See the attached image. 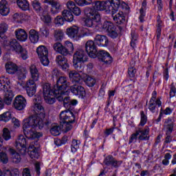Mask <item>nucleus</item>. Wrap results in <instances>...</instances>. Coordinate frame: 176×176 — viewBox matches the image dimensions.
<instances>
[{
  "label": "nucleus",
  "mask_w": 176,
  "mask_h": 176,
  "mask_svg": "<svg viewBox=\"0 0 176 176\" xmlns=\"http://www.w3.org/2000/svg\"><path fill=\"white\" fill-rule=\"evenodd\" d=\"M10 47L11 50L16 52L17 54H20V56L23 60H27L28 58V52L26 49L23 48L19 41L16 39H12L10 41Z\"/></svg>",
  "instance_id": "obj_8"
},
{
  "label": "nucleus",
  "mask_w": 176,
  "mask_h": 176,
  "mask_svg": "<svg viewBox=\"0 0 176 176\" xmlns=\"http://www.w3.org/2000/svg\"><path fill=\"white\" fill-rule=\"evenodd\" d=\"M12 17L14 21H16V22L21 21V20H23V14L16 12L13 14Z\"/></svg>",
  "instance_id": "obj_60"
},
{
  "label": "nucleus",
  "mask_w": 176,
  "mask_h": 176,
  "mask_svg": "<svg viewBox=\"0 0 176 176\" xmlns=\"http://www.w3.org/2000/svg\"><path fill=\"white\" fill-rule=\"evenodd\" d=\"M28 153L30 155L31 159H38L39 153H38V149L35 148L34 144H30L28 148Z\"/></svg>",
  "instance_id": "obj_33"
},
{
  "label": "nucleus",
  "mask_w": 176,
  "mask_h": 176,
  "mask_svg": "<svg viewBox=\"0 0 176 176\" xmlns=\"http://www.w3.org/2000/svg\"><path fill=\"white\" fill-rule=\"evenodd\" d=\"M6 72L8 74H10V75H13L17 72V70L19 69V67H17V65L15 63H13L12 62H8L6 64Z\"/></svg>",
  "instance_id": "obj_32"
},
{
  "label": "nucleus",
  "mask_w": 176,
  "mask_h": 176,
  "mask_svg": "<svg viewBox=\"0 0 176 176\" xmlns=\"http://www.w3.org/2000/svg\"><path fill=\"white\" fill-rule=\"evenodd\" d=\"M22 176H31V170L29 168H24L22 170Z\"/></svg>",
  "instance_id": "obj_64"
},
{
  "label": "nucleus",
  "mask_w": 176,
  "mask_h": 176,
  "mask_svg": "<svg viewBox=\"0 0 176 176\" xmlns=\"http://www.w3.org/2000/svg\"><path fill=\"white\" fill-rule=\"evenodd\" d=\"M9 152L10 155H12V159L14 163H20V162H21V157L20 156V154L16 153L14 149L10 148Z\"/></svg>",
  "instance_id": "obj_38"
},
{
  "label": "nucleus",
  "mask_w": 176,
  "mask_h": 176,
  "mask_svg": "<svg viewBox=\"0 0 176 176\" xmlns=\"http://www.w3.org/2000/svg\"><path fill=\"white\" fill-rule=\"evenodd\" d=\"M74 2L78 5V6H88L90 5L93 0H74Z\"/></svg>",
  "instance_id": "obj_47"
},
{
  "label": "nucleus",
  "mask_w": 176,
  "mask_h": 176,
  "mask_svg": "<svg viewBox=\"0 0 176 176\" xmlns=\"http://www.w3.org/2000/svg\"><path fill=\"white\" fill-rule=\"evenodd\" d=\"M12 122L14 124V129H19V127H20V121L17 118H12Z\"/></svg>",
  "instance_id": "obj_63"
},
{
  "label": "nucleus",
  "mask_w": 176,
  "mask_h": 176,
  "mask_svg": "<svg viewBox=\"0 0 176 176\" xmlns=\"http://www.w3.org/2000/svg\"><path fill=\"white\" fill-rule=\"evenodd\" d=\"M69 140V136L68 135H64L61 140H58L55 142L56 145L58 146H60V145H65L67 142H68V140Z\"/></svg>",
  "instance_id": "obj_49"
},
{
  "label": "nucleus",
  "mask_w": 176,
  "mask_h": 176,
  "mask_svg": "<svg viewBox=\"0 0 176 176\" xmlns=\"http://www.w3.org/2000/svg\"><path fill=\"white\" fill-rule=\"evenodd\" d=\"M32 5L36 12H41L42 7H41V3H39V1L34 0L32 1Z\"/></svg>",
  "instance_id": "obj_55"
},
{
  "label": "nucleus",
  "mask_w": 176,
  "mask_h": 176,
  "mask_svg": "<svg viewBox=\"0 0 176 176\" xmlns=\"http://www.w3.org/2000/svg\"><path fill=\"white\" fill-rule=\"evenodd\" d=\"M28 74V71H27V69H25V67L18 69V70L16 71V76L18 80H21V82H18V85L19 86H23V80H24V79L27 78Z\"/></svg>",
  "instance_id": "obj_25"
},
{
  "label": "nucleus",
  "mask_w": 176,
  "mask_h": 176,
  "mask_svg": "<svg viewBox=\"0 0 176 176\" xmlns=\"http://www.w3.org/2000/svg\"><path fill=\"white\" fill-rule=\"evenodd\" d=\"M138 140V133L137 131L135 133H133L129 138V144H133V142H136Z\"/></svg>",
  "instance_id": "obj_58"
},
{
  "label": "nucleus",
  "mask_w": 176,
  "mask_h": 176,
  "mask_svg": "<svg viewBox=\"0 0 176 176\" xmlns=\"http://www.w3.org/2000/svg\"><path fill=\"white\" fill-rule=\"evenodd\" d=\"M13 107L17 111H23L27 107V99L21 95L16 96L13 102Z\"/></svg>",
  "instance_id": "obj_16"
},
{
  "label": "nucleus",
  "mask_w": 176,
  "mask_h": 176,
  "mask_svg": "<svg viewBox=\"0 0 176 176\" xmlns=\"http://www.w3.org/2000/svg\"><path fill=\"white\" fill-rule=\"evenodd\" d=\"M15 36L20 42H25L28 38V34L25 30L18 29L15 30Z\"/></svg>",
  "instance_id": "obj_30"
},
{
  "label": "nucleus",
  "mask_w": 176,
  "mask_h": 176,
  "mask_svg": "<svg viewBox=\"0 0 176 176\" xmlns=\"http://www.w3.org/2000/svg\"><path fill=\"white\" fill-rule=\"evenodd\" d=\"M8 24L3 23L0 25V43L3 42V34L8 31Z\"/></svg>",
  "instance_id": "obj_43"
},
{
  "label": "nucleus",
  "mask_w": 176,
  "mask_h": 176,
  "mask_svg": "<svg viewBox=\"0 0 176 176\" xmlns=\"http://www.w3.org/2000/svg\"><path fill=\"white\" fill-rule=\"evenodd\" d=\"M29 39L32 43H38L39 33L34 29L30 30L29 32Z\"/></svg>",
  "instance_id": "obj_34"
},
{
  "label": "nucleus",
  "mask_w": 176,
  "mask_h": 176,
  "mask_svg": "<svg viewBox=\"0 0 176 176\" xmlns=\"http://www.w3.org/2000/svg\"><path fill=\"white\" fill-rule=\"evenodd\" d=\"M89 60V56L83 50H78L73 55V67L78 71L82 72L85 69L84 63H87Z\"/></svg>",
  "instance_id": "obj_5"
},
{
  "label": "nucleus",
  "mask_w": 176,
  "mask_h": 176,
  "mask_svg": "<svg viewBox=\"0 0 176 176\" xmlns=\"http://www.w3.org/2000/svg\"><path fill=\"white\" fill-rule=\"evenodd\" d=\"M87 18L84 21V25L85 27L89 28L94 27H99L101 28V14L97 10L91 8H88L85 11Z\"/></svg>",
  "instance_id": "obj_4"
},
{
  "label": "nucleus",
  "mask_w": 176,
  "mask_h": 176,
  "mask_svg": "<svg viewBox=\"0 0 176 176\" xmlns=\"http://www.w3.org/2000/svg\"><path fill=\"white\" fill-rule=\"evenodd\" d=\"M120 5L124 6L125 9H129V6L120 0H109L107 1V12L109 13H116L119 10Z\"/></svg>",
  "instance_id": "obj_10"
},
{
  "label": "nucleus",
  "mask_w": 176,
  "mask_h": 176,
  "mask_svg": "<svg viewBox=\"0 0 176 176\" xmlns=\"http://www.w3.org/2000/svg\"><path fill=\"white\" fill-rule=\"evenodd\" d=\"M112 15L113 20L117 23V24H123L124 21H126V18L124 17V14L123 12H119L118 13L116 12H110Z\"/></svg>",
  "instance_id": "obj_29"
},
{
  "label": "nucleus",
  "mask_w": 176,
  "mask_h": 176,
  "mask_svg": "<svg viewBox=\"0 0 176 176\" xmlns=\"http://www.w3.org/2000/svg\"><path fill=\"white\" fill-rule=\"evenodd\" d=\"M36 52L41 60V64H43L44 67H47V65H49V63H50V61L49 60V58H47V56L49 54V51L47 50V48H46V47L43 45H40L38 47H37Z\"/></svg>",
  "instance_id": "obj_12"
},
{
  "label": "nucleus",
  "mask_w": 176,
  "mask_h": 176,
  "mask_svg": "<svg viewBox=\"0 0 176 176\" xmlns=\"http://www.w3.org/2000/svg\"><path fill=\"white\" fill-rule=\"evenodd\" d=\"M53 49L56 53H59V54H62V56H68V54H69L68 49L63 45L61 43H55L53 45Z\"/></svg>",
  "instance_id": "obj_26"
},
{
  "label": "nucleus",
  "mask_w": 176,
  "mask_h": 176,
  "mask_svg": "<svg viewBox=\"0 0 176 176\" xmlns=\"http://www.w3.org/2000/svg\"><path fill=\"white\" fill-rule=\"evenodd\" d=\"M12 119V113L7 111L0 115V121L1 122H9Z\"/></svg>",
  "instance_id": "obj_44"
},
{
  "label": "nucleus",
  "mask_w": 176,
  "mask_h": 176,
  "mask_svg": "<svg viewBox=\"0 0 176 176\" xmlns=\"http://www.w3.org/2000/svg\"><path fill=\"white\" fill-rule=\"evenodd\" d=\"M52 135L57 136L60 135L61 133V126L58 124H53L50 130Z\"/></svg>",
  "instance_id": "obj_41"
},
{
  "label": "nucleus",
  "mask_w": 176,
  "mask_h": 176,
  "mask_svg": "<svg viewBox=\"0 0 176 176\" xmlns=\"http://www.w3.org/2000/svg\"><path fill=\"white\" fill-rule=\"evenodd\" d=\"M70 90L74 96H78V98H81V100H85L86 97V90L82 85L74 84L73 86L70 87Z\"/></svg>",
  "instance_id": "obj_15"
},
{
  "label": "nucleus",
  "mask_w": 176,
  "mask_h": 176,
  "mask_svg": "<svg viewBox=\"0 0 176 176\" xmlns=\"http://www.w3.org/2000/svg\"><path fill=\"white\" fill-rule=\"evenodd\" d=\"M65 47L67 49L68 52H72L74 50V44L71 41H66L65 42Z\"/></svg>",
  "instance_id": "obj_59"
},
{
  "label": "nucleus",
  "mask_w": 176,
  "mask_h": 176,
  "mask_svg": "<svg viewBox=\"0 0 176 176\" xmlns=\"http://www.w3.org/2000/svg\"><path fill=\"white\" fill-rule=\"evenodd\" d=\"M136 72H137V69H135L134 67H131L128 69V74L130 78H134L135 76Z\"/></svg>",
  "instance_id": "obj_61"
},
{
  "label": "nucleus",
  "mask_w": 176,
  "mask_h": 176,
  "mask_svg": "<svg viewBox=\"0 0 176 176\" xmlns=\"http://www.w3.org/2000/svg\"><path fill=\"white\" fill-rule=\"evenodd\" d=\"M85 50L89 57L95 58L97 57V47H96V42L89 40L85 44Z\"/></svg>",
  "instance_id": "obj_17"
},
{
  "label": "nucleus",
  "mask_w": 176,
  "mask_h": 176,
  "mask_svg": "<svg viewBox=\"0 0 176 176\" xmlns=\"http://www.w3.org/2000/svg\"><path fill=\"white\" fill-rule=\"evenodd\" d=\"M72 152L75 153L78 149H79V144H78V141L76 140H74L72 142Z\"/></svg>",
  "instance_id": "obj_53"
},
{
  "label": "nucleus",
  "mask_w": 176,
  "mask_h": 176,
  "mask_svg": "<svg viewBox=\"0 0 176 176\" xmlns=\"http://www.w3.org/2000/svg\"><path fill=\"white\" fill-rule=\"evenodd\" d=\"M173 156L170 153H166L164 155V159L162 160V164L164 166H168L170 164V160H171Z\"/></svg>",
  "instance_id": "obj_51"
},
{
  "label": "nucleus",
  "mask_w": 176,
  "mask_h": 176,
  "mask_svg": "<svg viewBox=\"0 0 176 176\" xmlns=\"http://www.w3.org/2000/svg\"><path fill=\"white\" fill-rule=\"evenodd\" d=\"M3 138L5 141H9L10 138H12V135H10V131H9L7 128H4L3 129Z\"/></svg>",
  "instance_id": "obj_50"
},
{
  "label": "nucleus",
  "mask_w": 176,
  "mask_h": 176,
  "mask_svg": "<svg viewBox=\"0 0 176 176\" xmlns=\"http://www.w3.org/2000/svg\"><path fill=\"white\" fill-rule=\"evenodd\" d=\"M94 42L98 46L101 47H107L109 45V40L105 35L96 34L94 38Z\"/></svg>",
  "instance_id": "obj_22"
},
{
  "label": "nucleus",
  "mask_w": 176,
  "mask_h": 176,
  "mask_svg": "<svg viewBox=\"0 0 176 176\" xmlns=\"http://www.w3.org/2000/svg\"><path fill=\"white\" fill-rule=\"evenodd\" d=\"M70 83L68 82V78L65 76H60L57 80L56 84L54 86V90L49 83L43 85V94L45 102L47 104H54L56 98L54 94H60L67 91V87H69Z\"/></svg>",
  "instance_id": "obj_2"
},
{
  "label": "nucleus",
  "mask_w": 176,
  "mask_h": 176,
  "mask_svg": "<svg viewBox=\"0 0 176 176\" xmlns=\"http://www.w3.org/2000/svg\"><path fill=\"white\" fill-rule=\"evenodd\" d=\"M0 160L3 164H6L9 162L8 154L3 151L0 152Z\"/></svg>",
  "instance_id": "obj_52"
},
{
  "label": "nucleus",
  "mask_w": 176,
  "mask_h": 176,
  "mask_svg": "<svg viewBox=\"0 0 176 176\" xmlns=\"http://www.w3.org/2000/svg\"><path fill=\"white\" fill-rule=\"evenodd\" d=\"M16 3L22 10H28L30 9V3L27 0H17Z\"/></svg>",
  "instance_id": "obj_40"
},
{
  "label": "nucleus",
  "mask_w": 176,
  "mask_h": 176,
  "mask_svg": "<svg viewBox=\"0 0 176 176\" xmlns=\"http://www.w3.org/2000/svg\"><path fill=\"white\" fill-rule=\"evenodd\" d=\"M15 147L21 155H25L27 153V139L24 135H19L15 142Z\"/></svg>",
  "instance_id": "obj_14"
},
{
  "label": "nucleus",
  "mask_w": 176,
  "mask_h": 176,
  "mask_svg": "<svg viewBox=\"0 0 176 176\" xmlns=\"http://www.w3.org/2000/svg\"><path fill=\"white\" fill-rule=\"evenodd\" d=\"M19 174H20L19 169H14L12 171L9 169H5L3 172L0 169V176H14L19 175Z\"/></svg>",
  "instance_id": "obj_37"
},
{
  "label": "nucleus",
  "mask_w": 176,
  "mask_h": 176,
  "mask_svg": "<svg viewBox=\"0 0 176 176\" xmlns=\"http://www.w3.org/2000/svg\"><path fill=\"white\" fill-rule=\"evenodd\" d=\"M62 16L65 21L68 23H72V21H74V14H72V12L68 10H64L62 12Z\"/></svg>",
  "instance_id": "obj_35"
},
{
  "label": "nucleus",
  "mask_w": 176,
  "mask_h": 176,
  "mask_svg": "<svg viewBox=\"0 0 176 176\" xmlns=\"http://www.w3.org/2000/svg\"><path fill=\"white\" fill-rule=\"evenodd\" d=\"M94 10H104L106 13L109 14L108 10V6H107V1H97L92 4Z\"/></svg>",
  "instance_id": "obj_27"
},
{
  "label": "nucleus",
  "mask_w": 176,
  "mask_h": 176,
  "mask_svg": "<svg viewBox=\"0 0 176 176\" xmlns=\"http://www.w3.org/2000/svg\"><path fill=\"white\" fill-rule=\"evenodd\" d=\"M101 29L104 30V31H107L108 32L109 36L115 39L118 38V32H116V28L113 23L109 21H105L103 24L101 25Z\"/></svg>",
  "instance_id": "obj_13"
},
{
  "label": "nucleus",
  "mask_w": 176,
  "mask_h": 176,
  "mask_svg": "<svg viewBox=\"0 0 176 176\" xmlns=\"http://www.w3.org/2000/svg\"><path fill=\"white\" fill-rule=\"evenodd\" d=\"M140 122L139 124V127L140 126H145V124H146V122H148V117L146 116V115H145V113L144 112V111H140Z\"/></svg>",
  "instance_id": "obj_46"
},
{
  "label": "nucleus",
  "mask_w": 176,
  "mask_h": 176,
  "mask_svg": "<svg viewBox=\"0 0 176 176\" xmlns=\"http://www.w3.org/2000/svg\"><path fill=\"white\" fill-rule=\"evenodd\" d=\"M164 129L166 134L165 144H170V142L173 141V138L170 134H171L173 130H174V120L170 118L166 119L164 121Z\"/></svg>",
  "instance_id": "obj_11"
},
{
  "label": "nucleus",
  "mask_w": 176,
  "mask_h": 176,
  "mask_svg": "<svg viewBox=\"0 0 176 176\" xmlns=\"http://www.w3.org/2000/svg\"><path fill=\"white\" fill-rule=\"evenodd\" d=\"M156 107L157 108L162 107V98H157V92L153 91L148 102V109L152 113H155L156 112Z\"/></svg>",
  "instance_id": "obj_9"
},
{
  "label": "nucleus",
  "mask_w": 176,
  "mask_h": 176,
  "mask_svg": "<svg viewBox=\"0 0 176 176\" xmlns=\"http://www.w3.org/2000/svg\"><path fill=\"white\" fill-rule=\"evenodd\" d=\"M103 163L105 166H107V167H114L115 168H118V167H120L122 164V161H117L112 155H108L104 160Z\"/></svg>",
  "instance_id": "obj_23"
},
{
  "label": "nucleus",
  "mask_w": 176,
  "mask_h": 176,
  "mask_svg": "<svg viewBox=\"0 0 176 176\" xmlns=\"http://www.w3.org/2000/svg\"><path fill=\"white\" fill-rule=\"evenodd\" d=\"M52 9L51 12L52 14H57L60 10H61V4L60 2L54 0L52 3L51 4Z\"/></svg>",
  "instance_id": "obj_36"
},
{
  "label": "nucleus",
  "mask_w": 176,
  "mask_h": 176,
  "mask_svg": "<svg viewBox=\"0 0 176 176\" xmlns=\"http://www.w3.org/2000/svg\"><path fill=\"white\" fill-rule=\"evenodd\" d=\"M60 124H62L65 133H68L72 129V123L75 122V116L70 110L63 111L60 113Z\"/></svg>",
  "instance_id": "obj_7"
},
{
  "label": "nucleus",
  "mask_w": 176,
  "mask_h": 176,
  "mask_svg": "<svg viewBox=\"0 0 176 176\" xmlns=\"http://www.w3.org/2000/svg\"><path fill=\"white\" fill-rule=\"evenodd\" d=\"M40 32L42 34V35L43 36L47 37L49 36V34L50 32V31L49 30V29L47 28V27L46 26H43L41 29H40Z\"/></svg>",
  "instance_id": "obj_57"
},
{
  "label": "nucleus",
  "mask_w": 176,
  "mask_h": 176,
  "mask_svg": "<svg viewBox=\"0 0 176 176\" xmlns=\"http://www.w3.org/2000/svg\"><path fill=\"white\" fill-rule=\"evenodd\" d=\"M105 87H107V85L102 84L100 89L99 90L98 98L101 100V98H104V96H105Z\"/></svg>",
  "instance_id": "obj_56"
},
{
  "label": "nucleus",
  "mask_w": 176,
  "mask_h": 176,
  "mask_svg": "<svg viewBox=\"0 0 176 176\" xmlns=\"http://www.w3.org/2000/svg\"><path fill=\"white\" fill-rule=\"evenodd\" d=\"M9 85H10V82H9L8 78L1 77L0 78V89L4 91V102L6 105H10L14 97L13 91H12Z\"/></svg>",
  "instance_id": "obj_6"
},
{
  "label": "nucleus",
  "mask_w": 176,
  "mask_h": 176,
  "mask_svg": "<svg viewBox=\"0 0 176 176\" xmlns=\"http://www.w3.org/2000/svg\"><path fill=\"white\" fill-rule=\"evenodd\" d=\"M32 111L36 115L32 116L23 121V134L28 140H35L41 138L42 133L36 132V130H42L43 126H49L50 122L45 120L43 106H42V98L40 96H35L33 99Z\"/></svg>",
  "instance_id": "obj_1"
},
{
  "label": "nucleus",
  "mask_w": 176,
  "mask_h": 176,
  "mask_svg": "<svg viewBox=\"0 0 176 176\" xmlns=\"http://www.w3.org/2000/svg\"><path fill=\"white\" fill-rule=\"evenodd\" d=\"M68 94V92L67 91H65L63 93H59V94H54V98H56L58 101L60 102H63L64 107H68L69 104L71 103V98L69 96H67Z\"/></svg>",
  "instance_id": "obj_21"
},
{
  "label": "nucleus",
  "mask_w": 176,
  "mask_h": 176,
  "mask_svg": "<svg viewBox=\"0 0 176 176\" xmlns=\"http://www.w3.org/2000/svg\"><path fill=\"white\" fill-rule=\"evenodd\" d=\"M72 11L75 16H80L82 13V10H80V8L76 6L74 8V9L72 10Z\"/></svg>",
  "instance_id": "obj_62"
},
{
  "label": "nucleus",
  "mask_w": 176,
  "mask_h": 176,
  "mask_svg": "<svg viewBox=\"0 0 176 176\" xmlns=\"http://www.w3.org/2000/svg\"><path fill=\"white\" fill-rule=\"evenodd\" d=\"M65 19L61 16H58L54 19L56 25H64Z\"/></svg>",
  "instance_id": "obj_54"
},
{
  "label": "nucleus",
  "mask_w": 176,
  "mask_h": 176,
  "mask_svg": "<svg viewBox=\"0 0 176 176\" xmlns=\"http://www.w3.org/2000/svg\"><path fill=\"white\" fill-rule=\"evenodd\" d=\"M54 37L56 41H63L64 38V32L61 30H56L54 32Z\"/></svg>",
  "instance_id": "obj_45"
},
{
  "label": "nucleus",
  "mask_w": 176,
  "mask_h": 176,
  "mask_svg": "<svg viewBox=\"0 0 176 176\" xmlns=\"http://www.w3.org/2000/svg\"><path fill=\"white\" fill-rule=\"evenodd\" d=\"M131 35V46L133 47V49H135V47H137V44L138 43V34L135 33V32H132Z\"/></svg>",
  "instance_id": "obj_42"
},
{
  "label": "nucleus",
  "mask_w": 176,
  "mask_h": 176,
  "mask_svg": "<svg viewBox=\"0 0 176 176\" xmlns=\"http://www.w3.org/2000/svg\"><path fill=\"white\" fill-rule=\"evenodd\" d=\"M163 26V22L160 19V14L157 16V39H160V35H162V27Z\"/></svg>",
  "instance_id": "obj_39"
},
{
  "label": "nucleus",
  "mask_w": 176,
  "mask_h": 176,
  "mask_svg": "<svg viewBox=\"0 0 176 176\" xmlns=\"http://www.w3.org/2000/svg\"><path fill=\"white\" fill-rule=\"evenodd\" d=\"M149 131L148 126H145L144 129H141V127L138 128L136 132L138 133L139 142L140 141H148Z\"/></svg>",
  "instance_id": "obj_20"
},
{
  "label": "nucleus",
  "mask_w": 176,
  "mask_h": 176,
  "mask_svg": "<svg viewBox=\"0 0 176 176\" xmlns=\"http://www.w3.org/2000/svg\"><path fill=\"white\" fill-rule=\"evenodd\" d=\"M69 78L71 79L72 82H73V83H75V85H80V83H82V77L80 76V74H79V73H78L76 71L73 70L71 71L69 73Z\"/></svg>",
  "instance_id": "obj_28"
},
{
  "label": "nucleus",
  "mask_w": 176,
  "mask_h": 176,
  "mask_svg": "<svg viewBox=\"0 0 176 176\" xmlns=\"http://www.w3.org/2000/svg\"><path fill=\"white\" fill-rule=\"evenodd\" d=\"M66 34L71 39L74 41H78L80 39V35L79 34V27L77 25H72L66 30Z\"/></svg>",
  "instance_id": "obj_18"
},
{
  "label": "nucleus",
  "mask_w": 176,
  "mask_h": 176,
  "mask_svg": "<svg viewBox=\"0 0 176 176\" xmlns=\"http://www.w3.org/2000/svg\"><path fill=\"white\" fill-rule=\"evenodd\" d=\"M10 12L9 9V4L6 0H1L0 1V13L2 16H8Z\"/></svg>",
  "instance_id": "obj_31"
},
{
  "label": "nucleus",
  "mask_w": 176,
  "mask_h": 176,
  "mask_svg": "<svg viewBox=\"0 0 176 176\" xmlns=\"http://www.w3.org/2000/svg\"><path fill=\"white\" fill-rule=\"evenodd\" d=\"M30 73L31 79L26 82V92L29 97H32L36 93V84H35V82L39 80V70H38L35 65H31Z\"/></svg>",
  "instance_id": "obj_3"
},
{
  "label": "nucleus",
  "mask_w": 176,
  "mask_h": 176,
  "mask_svg": "<svg viewBox=\"0 0 176 176\" xmlns=\"http://www.w3.org/2000/svg\"><path fill=\"white\" fill-rule=\"evenodd\" d=\"M87 86H89V87H93L94 85L96 83V78L91 77V76H87V78L85 80Z\"/></svg>",
  "instance_id": "obj_48"
},
{
  "label": "nucleus",
  "mask_w": 176,
  "mask_h": 176,
  "mask_svg": "<svg viewBox=\"0 0 176 176\" xmlns=\"http://www.w3.org/2000/svg\"><path fill=\"white\" fill-rule=\"evenodd\" d=\"M97 54L98 58L100 61L104 63V64H111L112 63V57L108 52L105 50L99 51Z\"/></svg>",
  "instance_id": "obj_24"
},
{
  "label": "nucleus",
  "mask_w": 176,
  "mask_h": 176,
  "mask_svg": "<svg viewBox=\"0 0 176 176\" xmlns=\"http://www.w3.org/2000/svg\"><path fill=\"white\" fill-rule=\"evenodd\" d=\"M56 63L58 67L63 69V71L67 72L69 69V64L68 60L64 56V55H58L55 59Z\"/></svg>",
  "instance_id": "obj_19"
}]
</instances>
